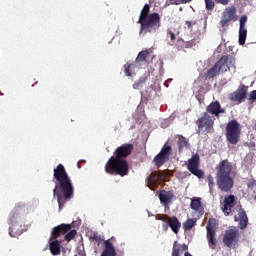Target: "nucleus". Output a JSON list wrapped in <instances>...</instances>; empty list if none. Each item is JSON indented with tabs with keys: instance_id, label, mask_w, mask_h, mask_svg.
Listing matches in <instances>:
<instances>
[{
	"instance_id": "nucleus-42",
	"label": "nucleus",
	"mask_w": 256,
	"mask_h": 256,
	"mask_svg": "<svg viewBox=\"0 0 256 256\" xmlns=\"http://www.w3.org/2000/svg\"><path fill=\"white\" fill-rule=\"evenodd\" d=\"M82 163H85V160H79V161H78V163H77L78 169H81Z\"/></svg>"
},
{
	"instance_id": "nucleus-39",
	"label": "nucleus",
	"mask_w": 256,
	"mask_h": 256,
	"mask_svg": "<svg viewBox=\"0 0 256 256\" xmlns=\"http://www.w3.org/2000/svg\"><path fill=\"white\" fill-rule=\"evenodd\" d=\"M193 25H197V22H191V21H186L185 22V29H193Z\"/></svg>"
},
{
	"instance_id": "nucleus-21",
	"label": "nucleus",
	"mask_w": 256,
	"mask_h": 256,
	"mask_svg": "<svg viewBox=\"0 0 256 256\" xmlns=\"http://www.w3.org/2000/svg\"><path fill=\"white\" fill-rule=\"evenodd\" d=\"M104 250L101 256H117V252L115 251V247L111 240H105L104 243Z\"/></svg>"
},
{
	"instance_id": "nucleus-3",
	"label": "nucleus",
	"mask_w": 256,
	"mask_h": 256,
	"mask_svg": "<svg viewBox=\"0 0 256 256\" xmlns=\"http://www.w3.org/2000/svg\"><path fill=\"white\" fill-rule=\"evenodd\" d=\"M151 11V6L149 4H145L140 12L139 19L137 23L140 24V32L139 35H153L161 29V16L159 13L154 12L149 14Z\"/></svg>"
},
{
	"instance_id": "nucleus-14",
	"label": "nucleus",
	"mask_w": 256,
	"mask_h": 256,
	"mask_svg": "<svg viewBox=\"0 0 256 256\" xmlns=\"http://www.w3.org/2000/svg\"><path fill=\"white\" fill-rule=\"evenodd\" d=\"M237 18V9L235 6L226 8V10L223 12L220 25L221 27H229V23H231V21H237Z\"/></svg>"
},
{
	"instance_id": "nucleus-19",
	"label": "nucleus",
	"mask_w": 256,
	"mask_h": 256,
	"mask_svg": "<svg viewBox=\"0 0 256 256\" xmlns=\"http://www.w3.org/2000/svg\"><path fill=\"white\" fill-rule=\"evenodd\" d=\"M158 197H159L160 203H162L164 207H167V205H170V203H173V197H175V195H173V192L171 191L161 190L159 192Z\"/></svg>"
},
{
	"instance_id": "nucleus-31",
	"label": "nucleus",
	"mask_w": 256,
	"mask_h": 256,
	"mask_svg": "<svg viewBox=\"0 0 256 256\" xmlns=\"http://www.w3.org/2000/svg\"><path fill=\"white\" fill-rule=\"evenodd\" d=\"M147 81V77L142 76L133 84V89H141L143 87L144 83Z\"/></svg>"
},
{
	"instance_id": "nucleus-30",
	"label": "nucleus",
	"mask_w": 256,
	"mask_h": 256,
	"mask_svg": "<svg viewBox=\"0 0 256 256\" xmlns=\"http://www.w3.org/2000/svg\"><path fill=\"white\" fill-rule=\"evenodd\" d=\"M195 223H197L194 219H187L183 224L184 231H191L193 229Z\"/></svg>"
},
{
	"instance_id": "nucleus-32",
	"label": "nucleus",
	"mask_w": 256,
	"mask_h": 256,
	"mask_svg": "<svg viewBox=\"0 0 256 256\" xmlns=\"http://www.w3.org/2000/svg\"><path fill=\"white\" fill-rule=\"evenodd\" d=\"M124 68V73L127 77H131V71H133V69H135V64H124L123 66Z\"/></svg>"
},
{
	"instance_id": "nucleus-1",
	"label": "nucleus",
	"mask_w": 256,
	"mask_h": 256,
	"mask_svg": "<svg viewBox=\"0 0 256 256\" xmlns=\"http://www.w3.org/2000/svg\"><path fill=\"white\" fill-rule=\"evenodd\" d=\"M53 177L55 179L53 197L54 199H57L59 209H63L65 203L73 199L75 188L73 187L71 177H69V174L63 164H58L56 168H54Z\"/></svg>"
},
{
	"instance_id": "nucleus-26",
	"label": "nucleus",
	"mask_w": 256,
	"mask_h": 256,
	"mask_svg": "<svg viewBox=\"0 0 256 256\" xmlns=\"http://www.w3.org/2000/svg\"><path fill=\"white\" fill-rule=\"evenodd\" d=\"M178 151L179 153H183V149H189V141L183 135L178 136L177 140Z\"/></svg>"
},
{
	"instance_id": "nucleus-43",
	"label": "nucleus",
	"mask_w": 256,
	"mask_h": 256,
	"mask_svg": "<svg viewBox=\"0 0 256 256\" xmlns=\"http://www.w3.org/2000/svg\"><path fill=\"white\" fill-rule=\"evenodd\" d=\"M246 147H255V143L251 142L250 144L248 142L245 143Z\"/></svg>"
},
{
	"instance_id": "nucleus-36",
	"label": "nucleus",
	"mask_w": 256,
	"mask_h": 256,
	"mask_svg": "<svg viewBox=\"0 0 256 256\" xmlns=\"http://www.w3.org/2000/svg\"><path fill=\"white\" fill-rule=\"evenodd\" d=\"M247 23V16L240 17V28L239 29H247L245 28V24Z\"/></svg>"
},
{
	"instance_id": "nucleus-15",
	"label": "nucleus",
	"mask_w": 256,
	"mask_h": 256,
	"mask_svg": "<svg viewBox=\"0 0 256 256\" xmlns=\"http://www.w3.org/2000/svg\"><path fill=\"white\" fill-rule=\"evenodd\" d=\"M167 179V174L158 171V172H152L149 177L146 179L147 185L149 189L152 191H155V187L159 185V181H165Z\"/></svg>"
},
{
	"instance_id": "nucleus-38",
	"label": "nucleus",
	"mask_w": 256,
	"mask_h": 256,
	"mask_svg": "<svg viewBox=\"0 0 256 256\" xmlns=\"http://www.w3.org/2000/svg\"><path fill=\"white\" fill-rule=\"evenodd\" d=\"M193 0H174L172 2L173 5H181L185 3H191Z\"/></svg>"
},
{
	"instance_id": "nucleus-25",
	"label": "nucleus",
	"mask_w": 256,
	"mask_h": 256,
	"mask_svg": "<svg viewBox=\"0 0 256 256\" xmlns=\"http://www.w3.org/2000/svg\"><path fill=\"white\" fill-rule=\"evenodd\" d=\"M207 11H213L215 9V2L219 3L220 5H229V1L231 0H204Z\"/></svg>"
},
{
	"instance_id": "nucleus-35",
	"label": "nucleus",
	"mask_w": 256,
	"mask_h": 256,
	"mask_svg": "<svg viewBox=\"0 0 256 256\" xmlns=\"http://www.w3.org/2000/svg\"><path fill=\"white\" fill-rule=\"evenodd\" d=\"M208 186L210 189V192L213 191V187H215V178H213V175L209 174L207 176Z\"/></svg>"
},
{
	"instance_id": "nucleus-45",
	"label": "nucleus",
	"mask_w": 256,
	"mask_h": 256,
	"mask_svg": "<svg viewBox=\"0 0 256 256\" xmlns=\"http://www.w3.org/2000/svg\"><path fill=\"white\" fill-rule=\"evenodd\" d=\"M172 1V3L175 1V0H171Z\"/></svg>"
},
{
	"instance_id": "nucleus-18",
	"label": "nucleus",
	"mask_w": 256,
	"mask_h": 256,
	"mask_svg": "<svg viewBox=\"0 0 256 256\" xmlns=\"http://www.w3.org/2000/svg\"><path fill=\"white\" fill-rule=\"evenodd\" d=\"M206 113L219 117L220 113H225V108L221 107V103H219V101H213L206 107Z\"/></svg>"
},
{
	"instance_id": "nucleus-16",
	"label": "nucleus",
	"mask_w": 256,
	"mask_h": 256,
	"mask_svg": "<svg viewBox=\"0 0 256 256\" xmlns=\"http://www.w3.org/2000/svg\"><path fill=\"white\" fill-rule=\"evenodd\" d=\"M247 89L248 87L245 84H241L236 91L229 95L230 101L243 103L247 99Z\"/></svg>"
},
{
	"instance_id": "nucleus-4",
	"label": "nucleus",
	"mask_w": 256,
	"mask_h": 256,
	"mask_svg": "<svg viewBox=\"0 0 256 256\" xmlns=\"http://www.w3.org/2000/svg\"><path fill=\"white\" fill-rule=\"evenodd\" d=\"M216 184L223 193H229L235 187L233 164L228 159L221 160L216 166Z\"/></svg>"
},
{
	"instance_id": "nucleus-24",
	"label": "nucleus",
	"mask_w": 256,
	"mask_h": 256,
	"mask_svg": "<svg viewBox=\"0 0 256 256\" xmlns=\"http://www.w3.org/2000/svg\"><path fill=\"white\" fill-rule=\"evenodd\" d=\"M167 225L170 227L173 233H175V235H177V233H179V230L181 229V222L179 221L177 216L170 217Z\"/></svg>"
},
{
	"instance_id": "nucleus-17",
	"label": "nucleus",
	"mask_w": 256,
	"mask_h": 256,
	"mask_svg": "<svg viewBox=\"0 0 256 256\" xmlns=\"http://www.w3.org/2000/svg\"><path fill=\"white\" fill-rule=\"evenodd\" d=\"M235 205V195H229L224 198V204L221 207V210L223 211L225 217H229L231 215V211Z\"/></svg>"
},
{
	"instance_id": "nucleus-40",
	"label": "nucleus",
	"mask_w": 256,
	"mask_h": 256,
	"mask_svg": "<svg viewBox=\"0 0 256 256\" xmlns=\"http://www.w3.org/2000/svg\"><path fill=\"white\" fill-rule=\"evenodd\" d=\"M248 101H256V90L250 92Z\"/></svg>"
},
{
	"instance_id": "nucleus-6",
	"label": "nucleus",
	"mask_w": 256,
	"mask_h": 256,
	"mask_svg": "<svg viewBox=\"0 0 256 256\" xmlns=\"http://www.w3.org/2000/svg\"><path fill=\"white\" fill-rule=\"evenodd\" d=\"M231 67H235V58L231 55H224L206 72V79H214L220 73H227Z\"/></svg>"
},
{
	"instance_id": "nucleus-20",
	"label": "nucleus",
	"mask_w": 256,
	"mask_h": 256,
	"mask_svg": "<svg viewBox=\"0 0 256 256\" xmlns=\"http://www.w3.org/2000/svg\"><path fill=\"white\" fill-rule=\"evenodd\" d=\"M238 221L240 229H247V225L249 223V218L247 217V212L240 206L238 210Z\"/></svg>"
},
{
	"instance_id": "nucleus-41",
	"label": "nucleus",
	"mask_w": 256,
	"mask_h": 256,
	"mask_svg": "<svg viewBox=\"0 0 256 256\" xmlns=\"http://www.w3.org/2000/svg\"><path fill=\"white\" fill-rule=\"evenodd\" d=\"M171 217H169V216H167V215H162V216H159L158 217V219H159V221H163V223H169V219H170Z\"/></svg>"
},
{
	"instance_id": "nucleus-11",
	"label": "nucleus",
	"mask_w": 256,
	"mask_h": 256,
	"mask_svg": "<svg viewBox=\"0 0 256 256\" xmlns=\"http://www.w3.org/2000/svg\"><path fill=\"white\" fill-rule=\"evenodd\" d=\"M206 231L208 245L211 249H215V247H217V220H215V218H210L208 220Z\"/></svg>"
},
{
	"instance_id": "nucleus-12",
	"label": "nucleus",
	"mask_w": 256,
	"mask_h": 256,
	"mask_svg": "<svg viewBox=\"0 0 256 256\" xmlns=\"http://www.w3.org/2000/svg\"><path fill=\"white\" fill-rule=\"evenodd\" d=\"M200 165L201 158L199 157V154L196 153L188 160L187 169L192 173V175L198 177V179H203V177H205V172L199 169Z\"/></svg>"
},
{
	"instance_id": "nucleus-27",
	"label": "nucleus",
	"mask_w": 256,
	"mask_h": 256,
	"mask_svg": "<svg viewBox=\"0 0 256 256\" xmlns=\"http://www.w3.org/2000/svg\"><path fill=\"white\" fill-rule=\"evenodd\" d=\"M150 55L151 52L149 50H142L136 58V63H143V61H147Z\"/></svg>"
},
{
	"instance_id": "nucleus-22",
	"label": "nucleus",
	"mask_w": 256,
	"mask_h": 256,
	"mask_svg": "<svg viewBox=\"0 0 256 256\" xmlns=\"http://www.w3.org/2000/svg\"><path fill=\"white\" fill-rule=\"evenodd\" d=\"M189 247L185 244H179V242L175 241L172 248V256H181L187 253Z\"/></svg>"
},
{
	"instance_id": "nucleus-7",
	"label": "nucleus",
	"mask_w": 256,
	"mask_h": 256,
	"mask_svg": "<svg viewBox=\"0 0 256 256\" xmlns=\"http://www.w3.org/2000/svg\"><path fill=\"white\" fill-rule=\"evenodd\" d=\"M61 235H65V241H73L77 236V230H73L71 224H60L53 228L50 239H57Z\"/></svg>"
},
{
	"instance_id": "nucleus-28",
	"label": "nucleus",
	"mask_w": 256,
	"mask_h": 256,
	"mask_svg": "<svg viewBox=\"0 0 256 256\" xmlns=\"http://www.w3.org/2000/svg\"><path fill=\"white\" fill-rule=\"evenodd\" d=\"M190 207L193 211H201V198H193L191 200Z\"/></svg>"
},
{
	"instance_id": "nucleus-44",
	"label": "nucleus",
	"mask_w": 256,
	"mask_h": 256,
	"mask_svg": "<svg viewBox=\"0 0 256 256\" xmlns=\"http://www.w3.org/2000/svg\"><path fill=\"white\" fill-rule=\"evenodd\" d=\"M163 229L164 231H167V229H169V224H163Z\"/></svg>"
},
{
	"instance_id": "nucleus-37",
	"label": "nucleus",
	"mask_w": 256,
	"mask_h": 256,
	"mask_svg": "<svg viewBox=\"0 0 256 256\" xmlns=\"http://www.w3.org/2000/svg\"><path fill=\"white\" fill-rule=\"evenodd\" d=\"M248 189H255L256 188V180L251 178L247 183Z\"/></svg>"
},
{
	"instance_id": "nucleus-29",
	"label": "nucleus",
	"mask_w": 256,
	"mask_h": 256,
	"mask_svg": "<svg viewBox=\"0 0 256 256\" xmlns=\"http://www.w3.org/2000/svg\"><path fill=\"white\" fill-rule=\"evenodd\" d=\"M247 40V29H239V45H245Z\"/></svg>"
},
{
	"instance_id": "nucleus-23",
	"label": "nucleus",
	"mask_w": 256,
	"mask_h": 256,
	"mask_svg": "<svg viewBox=\"0 0 256 256\" xmlns=\"http://www.w3.org/2000/svg\"><path fill=\"white\" fill-rule=\"evenodd\" d=\"M49 250L52 255H61V242L50 238Z\"/></svg>"
},
{
	"instance_id": "nucleus-2",
	"label": "nucleus",
	"mask_w": 256,
	"mask_h": 256,
	"mask_svg": "<svg viewBox=\"0 0 256 256\" xmlns=\"http://www.w3.org/2000/svg\"><path fill=\"white\" fill-rule=\"evenodd\" d=\"M135 146L133 144H122L114 151V156L110 157L105 164V173L108 175H119L125 177L129 175V163L126 157L133 153Z\"/></svg>"
},
{
	"instance_id": "nucleus-8",
	"label": "nucleus",
	"mask_w": 256,
	"mask_h": 256,
	"mask_svg": "<svg viewBox=\"0 0 256 256\" xmlns=\"http://www.w3.org/2000/svg\"><path fill=\"white\" fill-rule=\"evenodd\" d=\"M196 125L198 127V135L201 131L206 134L215 132V129L213 128L215 127V119H213V117L207 112L202 113V116L196 121Z\"/></svg>"
},
{
	"instance_id": "nucleus-34",
	"label": "nucleus",
	"mask_w": 256,
	"mask_h": 256,
	"mask_svg": "<svg viewBox=\"0 0 256 256\" xmlns=\"http://www.w3.org/2000/svg\"><path fill=\"white\" fill-rule=\"evenodd\" d=\"M90 241H93V243H97V245H101V242L103 241V238H101V236H99V234L93 233L90 236Z\"/></svg>"
},
{
	"instance_id": "nucleus-9",
	"label": "nucleus",
	"mask_w": 256,
	"mask_h": 256,
	"mask_svg": "<svg viewBox=\"0 0 256 256\" xmlns=\"http://www.w3.org/2000/svg\"><path fill=\"white\" fill-rule=\"evenodd\" d=\"M226 139L231 145H237L241 139V128L236 120L230 121L226 126Z\"/></svg>"
},
{
	"instance_id": "nucleus-13",
	"label": "nucleus",
	"mask_w": 256,
	"mask_h": 256,
	"mask_svg": "<svg viewBox=\"0 0 256 256\" xmlns=\"http://www.w3.org/2000/svg\"><path fill=\"white\" fill-rule=\"evenodd\" d=\"M171 153H173V148L171 146L164 145L161 151L154 157L153 163L157 169L163 167L167 161H169V157H171Z\"/></svg>"
},
{
	"instance_id": "nucleus-5",
	"label": "nucleus",
	"mask_w": 256,
	"mask_h": 256,
	"mask_svg": "<svg viewBox=\"0 0 256 256\" xmlns=\"http://www.w3.org/2000/svg\"><path fill=\"white\" fill-rule=\"evenodd\" d=\"M25 211H27V208L24 204L18 203L15 205L13 210L10 212L8 216V224L9 227V235L10 237H19L21 235V224L19 222L21 221V217L25 215Z\"/></svg>"
},
{
	"instance_id": "nucleus-33",
	"label": "nucleus",
	"mask_w": 256,
	"mask_h": 256,
	"mask_svg": "<svg viewBox=\"0 0 256 256\" xmlns=\"http://www.w3.org/2000/svg\"><path fill=\"white\" fill-rule=\"evenodd\" d=\"M167 37L170 38V45H175L177 37L175 36V32H173V30L170 28L167 29Z\"/></svg>"
},
{
	"instance_id": "nucleus-10",
	"label": "nucleus",
	"mask_w": 256,
	"mask_h": 256,
	"mask_svg": "<svg viewBox=\"0 0 256 256\" xmlns=\"http://www.w3.org/2000/svg\"><path fill=\"white\" fill-rule=\"evenodd\" d=\"M222 241L229 249H235L239 245V229L235 226L230 227L225 231Z\"/></svg>"
}]
</instances>
